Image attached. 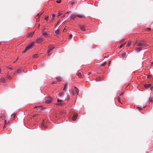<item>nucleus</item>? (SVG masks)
I'll return each mask as SVG.
<instances>
[{
	"label": "nucleus",
	"mask_w": 153,
	"mask_h": 153,
	"mask_svg": "<svg viewBox=\"0 0 153 153\" xmlns=\"http://www.w3.org/2000/svg\"><path fill=\"white\" fill-rule=\"evenodd\" d=\"M5 79L4 78L2 77L0 79V82H5Z\"/></svg>",
	"instance_id": "nucleus-12"
},
{
	"label": "nucleus",
	"mask_w": 153,
	"mask_h": 153,
	"mask_svg": "<svg viewBox=\"0 0 153 153\" xmlns=\"http://www.w3.org/2000/svg\"><path fill=\"white\" fill-rule=\"evenodd\" d=\"M52 100L51 98L46 100V102L47 103H50L51 101Z\"/></svg>",
	"instance_id": "nucleus-15"
},
{
	"label": "nucleus",
	"mask_w": 153,
	"mask_h": 153,
	"mask_svg": "<svg viewBox=\"0 0 153 153\" xmlns=\"http://www.w3.org/2000/svg\"><path fill=\"white\" fill-rule=\"evenodd\" d=\"M151 84H144V86L145 88H148L150 87L151 86Z\"/></svg>",
	"instance_id": "nucleus-13"
},
{
	"label": "nucleus",
	"mask_w": 153,
	"mask_h": 153,
	"mask_svg": "<svg viewBox=\"0 0 153 153\" xmlns=\"http://www.w3.org/2000/svg\"><path fill=\"white\" fill-rule=\"evenodd\" d=\"M59 23V22H58L57 23V25Z\"/></svg>",
	"instance_id": "nucleus-51"
},
{
	"label": "nucleus",
	"mask_w": 153,
	"mask_h": 153,
	"mask_svg": "<svg viewBox=\"0 0 153 153\" xmlns=\"http://www.w3.org/2000/svg\"><path fill=\"white\" fill-rule=\"evenodd\" d=\"M152 64H153V62H152Z\"/></svg>",
	"instance_id": "nucleus-55"
},
{
	"label": "nucleus",
	"mask_w": 153,
	"mask_h": 153,
	"mask_svg": "<svg viewBox=\"0 0 153 153\" xmlns=\"http://www.w3.org/2000/svg\"><path fill=\"white\" fill-rule=\"evenodd\" d=\"M59 33V30H56V31H55V33L57 34H58Z\"/></svg>",
	"instance_id": "nucleus-31"
},
{
	"label": "nucleus",
	"mask_w": 153,
	"mask_h": 153,
	"mask_svg": "<svg viewBox=\"0 0 153 153\" xmlns=\"http://www.w3.org/2000/svg\"><path fill=\"white\" fill-rule=\"evenodd\" d=\"M48 16H46L45 17V20L46 21H48Z\"/></svg>",
	"instance_id": "nucleus-29"
},
{
	"label": "nucleus",
	"mask_w": 153,
	"mask_h": 153,
	"mask_svg": "<svg viewBox=\"0 0 153 153\" xmlns=\"http://www.w3.org/2000/svg\"><path fill=\"white\" fill-rule=\"evenodd\" d=\"M78 76L79 77H81L82 76L81 74L80 73H78Z\"/></svg>",
	"instance_id": "nucleus-28"
},
{
	"label": "nucleus",
	"mask_w": 153,
	"mask_h": 153,
	"mask_svg": "<svg viewBox=\"0 0 153 153\" xmlns=\"http://www.w3.org/2000/svg\"><path fill=\"white\" fill-rule=\"evenodd\" d=\"M110 61H109V64H109V65L110 64Z\"/></svg>",
	"instance_id": "nucleus-52"
},
{
	"label": "nucleus",
	"mask_w": 153,
	"mask_h": 153,
	"mask_svg": "<svg viewBox=\"0 0 153 153\" xmlns=\"http://www.w3.org/2000/svg\"><path fill=\"white\" fill-rule=\"evenodd\" d=\"M62 101V100H61L58 99L57 100V102H61Z\"/></svg>",
	"instance_id": "nucleus-36"
},
{
	"label": "nucleus",
	"mask_w": 153,
	"mask_h": 153,
	"mask_svg": "<svg viewBox=\"0 0 153 153\" xmlns=\"http://www.w3.org/2000/svg\"><path fill=\"white\" fill-rule=\"evenodd\" d=\"M42 41V39L40 37L37 38L36 40V42L39 43H41Z\"/></svg>",
	"instance_id": "nucleus-4"
},
{
	"label": "nucleus",
	"mask_w": 153,
	"mask_h": 153,
	"mask_svg": "<svg viewBox=\"0 0 153 153\" xmlns=\"http://www.w3.org/2000/svg\"><path fill=\"white\" fill-rule=\"evenodd\" d=\"M69 37L70 38H71L72 37V34L70 35Z\"/></svg>",
	"instance_id": "nucleus-43"
},
{
	"label": "nucleus",
	"mask_w": 153,
	"mask_h": 153,
	"mask_svg": "<svg viewBox=\"0 0 153 153\" xmlns=\"http://www.w3.org/2000/svg\"><path fill=\"white\" fill-rule=\"evenodd\" d=\"M131 42H128L127 45V47H128L130 46V45H131Z\"/></svg>",
	"instance_id": "nucleus-27"
},
{
	"label": "nucleus",
	"mask_w": 153,
	"mask_h": 153,
	"mask_svg": "<svg viewBox=\"0 0 153 153\" xmlns=\"http://www.w3.org/2000/svg\"><path fill=\"white\" fill-rule=\"evenodd\" d=\"M91 74V72H89V74H88V75H89Z\"/></svg>",
	"instance_id": "nucleus-49"
},
{
	"label": "nucleus",
	"mask_w": 153,
	"mask_h": 153,
	"mask_svg": "<svg viewBox=\"0 0 153 153\" xmlns=\"http://www.w3.org/2000/svg\"><path fill=\"white\" fill-rule=\"evenodd\" d=\"M67 97L68 98V99H69V97H68V95H67Z\"/></svg>",
	"instance_id": "nucleus-50"
},
{
	"label": "nucleus",
	"mask_w": 153,
	"mask_h": 153,
	"mask_svg": "<svg viewBox=\"0 0 153 153\" xmlns=\"http://www.w3.org/2000/svg\"><path fill=\"white\" fill-rule=\"evenodd\" d=\"M56 79L58 81H61V79L59 77H57Z\"/></svg>",
	"instance_id": "nucleus-26"
},
{
	"label": "nucleus",
	"mask_w": 153,
	"mask_h": 153,
	"mask_svg": "<svg viewBox=\"0 0 153 153\" xmlns=\"http://www.w3.org/2000/svg\"><path fill=\"white\" fill-rule=\"evenodd\" d=\"M142 49V48L139 47L137 48V50L138 51H140Z\"/></svg>",
	"instance_id": "nucleus-24"
},
{
	"label": "nucleus",
	"mask_w": 153,
	"mask_h": 153,
	"mask_svg": "<svg viewBox=\"0 0 153 153\" xmlns=\"http://www.w3.org/2000/svg\"><path fill=\"white\" fill-rule=\"evenodd\" d=\"M34 33V32L30 33L28 34V37L30 38L32 37L33 36Z\"/></svg>",
	"instance_id": "nucleus-8"
},
{
	"label": "nucleus",
	"mask_w": 153,
	"mask_h": 153,
	"mask_svg": "<svg viewBox=\"0 0 153 153\" xmlns=\"http://www.w3.org/2000/svg\"><path fill=\"white\" fill-rule=\"evenodd\" d=\"M106 64V62H105L104 63H103L102 64V66H104Z\"/></svg>",
	"instance_id": "nucleus-44"
},
{
	"label": "nucleus",
	"mask_w": 153,
	"mask_h": 153,
	"mask_svg": "<svg viewBox=\"0 0 153 153\" xmlns=\"http://www.w3.org/2000/svg\"><path fill=\"white\" fill-rule=\"evenodd\" d=\"M138 108L140 109V110H141L142 108H140V107H138Z\"/></svg>",
	"instance_id": "nucleus-48"
},
{
	"label": "nucleus",
	"mask_w": 153,
	"mask_h": 153,
	"mask_svg": "<svg viewBox=\"0 0 153 153\" xmlns=\"http://www.w3.org/2000/svg\"><path fill=\"white\" fill-rule=\"evenodd\" d=\"M39 13H38L35 17V19L37 22H39Z\"/></svg>",
	"instance_id": "nucleus-7"
},
{
	"label": "nucleus",
	"mask_w": 153,
	"mask_h": 153,
	"mask_svg": "<svg viewBox=\"0 0 153 153\" xmlns=\"http://www.w3.org/2000/svg\"><path fill=\"white\" fill-rule=\"evenodd\" d=\"M101 78H98L96 79V81H100L101 80Z\"/></svg>",
	"instance_id": "nucleus-25"
},
{
	"label": "nucleus",
	"mask_w": 153,
	"mask_h": 153,
	"mask_svg": "<svg viewBox=\"0 0 153 153\" xmlns=\"http://www.w3.org/2000/svg\"><path fill=\"white\" fill-rule=\"evenodd\" d=\"M69 12H67V13H69Z\"/></svg>",
	"instance_id": "nucleus-53"
},
{
	"label": "nucleus",
	"mask_w": 153,
	"mask_h": 153,
	"mask_svg": "<svg viewBox=\"0 0 153 153\" xmlns=\"http://www.w3.org/2000/svg\"><path fill=\"white\" fill-rule=\"evenodd\" d=\"M4 124H4V125H6L7 124V121H6V120H5L4 121Z\"/></svg>",
	"instance_id": "nucleus-42"
},
{
	"label": "nucleus",
	"mask_w": 153,
	"mask_h": 153,
	"mask_svg": "<svg viewBox=\"0 0 153 153\" xmlns=\"http://www.w3.org/2000/svg\"><path fill=\"white\" fill-rule=\"evenodd\" d=\"M151 30V29L150 28H147L146 29V31H150Z\"/></svg>",
	"instance_id": "nucleus-33"
},
{
	"label": "nucleus",
	"mask_w": 153,
	"mask_h": 153,
	"mask_svg": "<svg viewBox=\"0 0 153 153\" xmlns=\"http://www.w3.org/2000/svg\"><path fill=\"white\" fill-rule=\"evenodd\" d=\"M120 57L124 58L126 56L125 53H123L120 54Z\"/></svg>",
	"instance_id": "nucleus-16"
},
{
	"label": "nucleus",
	"mask_w": 153,
	"mask_h": 153,
	"mask_svg": "<svg viewBox=\"0 0 153 153\" xmlns=\"http://www.w3.org/2000/svg\"><path fill=\"white\" fill-rule=\"evenodd\" d=\"M74 88H75V91H76V93L77 94L78 93L79 91L78 89L77 88L76 86L74 87Z\"/></svg>",
	"instance_id": "nucleus-18"
},
{
	"label": "nucleus",
	"mask_w": 153,
	"mask_h": 153,
	"mask_svg": "<svg viewBox=\"0 0 153 153\" xmlns=\"http://www.w3.org/2000/svg\"><path fill=\"white\" fill-rule=\"evenodd\" d=\"M117 98H118V102H120V98H119V97H117Z\"/></svg>",
	"instance_id": "nucleus-38"
},
{
	"label": "nucleus",
	"mask_w": 153,
	"mask_h": 153,
	"mask_svg": "<svg viewBox=\"0 0 153 153\" xmlns=\"http://www.w3.org/2000/svg\"><path fill=\"white\" fill-rule=\"evenodd\" d=\"M77 16L76 14H72L71 15L70 18L71 19H74Z\"/></svg>",
	"instance_id": "nucleus-10"
},
{
	"label": "nucleus",
	"mask_w": 153,
	"mask_h": 153,
	"mask_svg": "<svg viewBox=\"0 0 153 153\" xmlns=\"http://www.w3.org/2000/svg\"><path fill=\"white\" fill-rule=\"evenodd\" d=\"M42 34L45 36H46L48 35V34L46 32L42 31Z\"/></svg>",
	"instance_id": "nucleus-21"
},
{
	"label": "nucleus",
	"mask_w": 153,
	"mask_h": 153,
	"mask_svg": "<svg viewBox=\"0 0 153 153\" xmlns=\"http://www.w3.org/2000/svg\"><path fill=\"white\" fill-rule=\"evenodd\" d=\"M11 117H13L14 118L15 117V114H12L11 115Z\"/></svg>",
	"instance_id": "nucleus-34"
},
{
	"label": "nucleus",
	"mask_w": 153,
	"mask_h": 153,
	"mask_svg": "<svg viewBox=\"0 0 153 153\" xmlns=\"http://www.w3.org/2000/svg\"><path fill=\"white\" fill-rule=\"evenodd\" d=\"M22 71V68H19L16 71V73H21V72Z\"/></svg>",
	"instance_id": "nucleus-11"
},
{
	"label": "nucleus",
	"mask_w": 153,
	"mask_h": 153,
	"mask_svg": "<svg viewBox=\"0 0 153 153\" xmlns=\"http://www.w3.org/2000/svg\"><path fill=\"white\" fill-rule=\"evenodd\" d=\"M80 28L83 31H85L86 30V27L84 25H80Z\"/></svg>",
	"instance_id": "nucleus-5"
},
{
	"label": "nucleus",
	"mask_w": 153,
	"mask_h": 153,
	"mask_svg": "<svg viewBox=\"0 0 153 153\" xmlns=\"http://www.w3.org/2000/svg\"><path fill=\"white\" fill-rule=\"evenodd\" d=\"M123 92H122L121 93H120V94H119V95L120 96H121L123 95Z\"/></svg>",
	"instance_id": "nucleus-39"
},
{
	"label": "nucleus",
	"mask_w": 153,
	"mask_h": 153,
	"mask_svg": "<svg viewBox=\"0 0 153 153\" xmlns=\"http://www.w3.org/2000/svg\"><path fill=\"white\" fill-rule=\"evenodd\" d=\"M27 50L26 49V48L23 51V53H25Z\"/></svg>",
	"instance_id": "nucleus-40"
},
{
	"label": "nucleus",
	"mask_w": 153,
	"mask_h": 153,
	"mask_svg": "<svg viewBox=\"0 0 153 153\" xmlns=\"http://www.w3.org/2000/svg\"><path fill=\"white\" fill-rule=\"evenodd\" d=\"M34 44V43H32L31 44H30V45H28L26 48V49L28 50L30 49L32 47V46Z\"/></svg>",
	"instance_id": "nucleus-6"
},
{
	"label": "nucleus",
	"mask_w": 153,
	"mask_h": 153,
	"mask_svg": "<svg viewBox=\"0 0 153 153\" xmlns=\"http://www.w3.org/2000/svg\"><path fill=\"white\" fill-rule=\"evenodd\" d=\"M136 44L138 46H142L146 47L148 46V45L146 43V42L143 40H140L137 41L136 42Z\"/></svg>",
	"instance_id": "nucleus-1"
},
{
	"label": "nucleus",
	"mask_w": 153,
	"mask_h": 153,
	"mask_svg": "<svg viewBox=\"0 0 153 153\" xmlns=\"http://www.w3.org/2000/svg\"><path fill=\"white\" fill-rule=\"evenodd\" d=\"M0 118L3 120H4L6 118L4 116H1L0 117Z\"/></svg>",
	"instance_id": "nucleus-23"
},
{
	"label": "nucleus",
	"mask_w": 153,
	"mask_h": 153,
	"mask_svg": "<svg viewBox=\"0 0 153 153\" xmlns=\"http://www.w3.org/2000/svg\"><path fill=\"white\" fill-rule=\"evenodd\" d=\"M153 87H151L150 88V90L152 91V89Z\"/></svg>",
	"instance_id": "nucleus-46"
},
{
	"label": "nucleus",
	"mask_w": 153,
	"mask_h": 153,
	"mask_svg": "<svg viewBox=\"0 0 153 153\" xmlns=\"http://www.w3.org/2000/svg\"><path fill=\"white\" fill-rule=\"evenodd\" d=\"M67 83H65L64 85V86L63 88V90H65L67 88Z\"/></svg>",
	"instance_id": "nucleus-17"
},
{
	"label": "nucleus",
	"mask_w": 153,
	"mask_h": 153,
	"mask_svg": "<svg viewBox=\"0 0 153 153\" xmlns=\"http://www.w3.org/2000/svg\"><path fill=\"white\" fill-rule=\"evenodd\" d=\"M41 126L42 128H47V126L45 124V122L43 120L41 123Z\"/></svg>",
	"instance_id": "nucleus-3"
},
{
	"label": "nucleus",
	"mask_w": 153,
	"mask_h": 153,
	"mask_svg": "<svg viewBox=\"0 0 153 153\" xmlns=\"http://www.w3.org/2000/svg\"><path fill=\"white\" fill-rule=\"evenodd\" d=\"M55 16V14L54 13L51 16V20L52 21H53L54 19Z\"/></svg>",
	"instance_id": "nucleus-14"
},
{
	"label": "nucleus",
	"mask_w": 153,
	"mask_h": 153,
	"mask_svg": "<svg viewBox=\"0 0 153 153\" xmlns=\"http://www.w3.org/2000/svg\"><path fill=\"white\" fill-rule=\"evenodd\" d=\"M124 44H122L120 46V48H121L123 47L124 46Z\"/></svg>",
	"instance_id": "nucleus-32"
},
{
	"label": "nucleus",
	"mask_w": 153,
	"mask_h": 153,
	"mask_svg": "<svg viewBox=\"0 0 153 153\" xmlns=\"http://www.w3.org/2000/svg\"><path fill=\"white\" fill-rule=\"evenodd\" d=\"M153 101V98H149V103L150 104H152Z\"/></svg>",
	"instance_id": "nucleus-19"
},
{
	"label": "nucleus",
	"mask_w": 153,
	"mask_h": 153,
	"mask_svg": "<svg viewBox=\"0 0 153 153\" xmlns=\"http://www.w3.org/2000/svg\"><path fill=\"white\" fill-rule=\"evenodd\" d=\"M54 47L53 45H50L48 47V56H50L51 54V50H52L53 49H54Z\"/></svg>",
	"instance_id": "nucleus-2"
},
{
	"label": "nucleus",
	"mask_w": 153,
	"mask_h": 153,
	"mask_svg": "<svg viewBox=\"0 0 153 153\" xmlns=\"http://www.w3.org/2000/svg\"><path fill=\"white\" fill-rule=\"evenodd\" d=\"M38 54H35L33 55V58H35L38 57Z\"/></svg>",
	"instance_id": "nucleus-22"
},
{
	"label": "nucleus",
	"mask_w": 153,
	"mask_h": 153,
	"mask_svg": "<svg viewBox=\"0 0 153 153\" xmlns=\"http://www.w3.org/2000/svg\"><path fill=\"white\" fill-rule=\"evenodd\" d=\"M6 125H4V127H3L4 128H5L6 127Z\"/></svg>",
	"instance_id": "nucleus-45"
},
{
	"label": "nucleus",
	"mask_w": 153,
	"mask_h": 153,
	"mask_svg": "<svg viewBox=\"0 0 153 153\" xmlns=\"http://www.w3.org/2000/svg\"><path fill=\"white\" fill-rule=\"evenodd\" d=\"M56 2L58 3H60L61 2V1L60 0H58L56 1Z\"/></svg>",
	"instance_id": "nucleus-35"
},
{
	"label": "nucleus",
	"mask_w": 153,
	"mask_h": 153,
	"mask_svg": "<svg viewBox=\"0 0 153 153\" xmlns=\"http://www.w3.org/2000/svg\"><path fill=\"white\" fill-rule=\"evenodd\" d=\"M62 14L60 12H59L58 13V16H59Z\"/></svg>",
	"instance_id": "nucleus-37"
},
{
	"label": "nucleus",
	"mask_w": 153,
	"mask_h": 153,
	"mask_svg": "<svg viewBox=\"0 0 153 153\" xmlns=\"http://www.w3.org/2000/svg\"><path fill=\"white\" fill-rule=\"evenodd\" d=\"M38 107V106H36L35 107Z\"/></svg>",
	"instance_id": "nucleus-54"
},
{
	"label": "nucleus",
	"mask_w": 153,
	"mask_h": 153,
	"mask_svg": "<svg viewBox=\"0 0 153 153\" xmlns=\"http://www.w3.org/2000/svg\"><path fill=\"white\" fill-rule=\"evenodd\" d=\"M77 117V114H75L74 115V116L72 117L73 120H76V119Z\"/></svg>",
	"instance_id": "nucleus-9"
},
{
	"label": "nucleus",
	"mask_w": 153,
	"mask_h": 153,
	"mask_svg": "<svg viewBox=\"0 0 153 153\" xmlns=\"http://www.w3.org/2000/svg\"><path fill=\"white\" fill-rule=\"evenodd\" d=\"M76 16L80 18H82L83 17V16L80 14L76 15Z\"/></svg>",
	"instance_id": "nucleus-20"
},
{
	"label": "nucleus",
	"mask_w": 153,
	"mask_h": 153,
	"mask_svg": "<svg viewBox=\"0 0 153 153\" xmlns=\"http://www.w3.org/2000/svg\"><path fill=\"white\" fill-rule=\"evenodd\" d=\"M58 105H62V104L60 103H59L58 104Z\"/></svg>",
	"instance_id": "nucleus-47"
},
{
	"label": "nucleus",
	"mask_w": 153,
	"mask_h": 153,
	"mask_svg": "<svg viewBox=\"0 0 153 153\" xmlns=\"http://www.w3.org/2000/svg\"><path fill=\"white\" fill-rule=\"evenodd\" d=\"M72 93L73 95H75V93L74 91H72Z\"/></svg>",
	"instance_id": "nucleus-41"
},
{
	"label": "nucleus",
	"mask_w": 153,
	"mask_h": 153,
	"mask_svg": "<svg viewBox=\"0 0 153 153\" xmlns=\"http://www.w3.org/2000/svg\"><path fill=\"white\" fill-rule=\"evenodd\" d=\"M63 94V92H61L59 94V96L60 97H62Z\"/></svg>",
	"instance_id": "nucleus-30"
}]
</instances>
